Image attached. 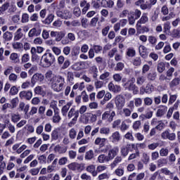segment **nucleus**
<instances>
[{
    "mask_svg": "<svg viewBox=\"0 0 180 180\" xmlns=\"http://www.w3.org/2000/svg\"><path fill=\"white\" fill-rule=\"evenodd\" d=\"M46 82L51 85L54 92H62L65 88V78L61 75H56L53 72L49 71L45 74Z\"/></svg>",
    "mask_w": 180,
    "mask_h": 180,
    "instance_id": "nucleus-1",
    "label": "nucleus"
},
{
    "mask_svg": "<svg viewBox=\"0 0 180 180\" xmlns=\"http://www.w3.org/2000/svg\"><path fill=\"white\" fill-rule=\"evenodd\" d=\"M56 63V57L53 53L49 52V50L41 56V65L44 68H49V67H51L53 64Z\"/></svg>",
    "mask_w": 180,
    "mask_h": 180,
    "instance_id": "nucleus-2",
    "label": "nucleus"
},
{
    "mask_svg": "<svg viewBox=\"0 0 180 180\" xmlns=\"http://www.w3.org/2000/svg\"><path fill=\"white\" fill-rule=\"evenodd\" d=\"M136 82V78L131 77L129 79L127 82L123 84V86L127 91H132L134 95L139 94V87L134 84Z\"/></svg>",
    "mask_w": 180,
    "mask_h": 180,
    "instance_id": "nucleus-3",
    "label": "nucleus"
},
{
    "mask_svg": "<svg viewBox=\"0 0 180 180\" xmlns=\"http://www.w3.org/2000/svg\"><path fill=\"white\" fill-rule=\"evenodd\" d=\"M115 103L118 110L123 109L126 105V98L122 95H118L115 97Z\"/></svg>",
    "mask_w": 180,
    "mask_h": 180,
    "instance_id": "nucleus-4",
    "label": "nucleus"
},
{
    "mask_svg": "<svg viewBox=\"0 0 180 180\" xmlns=\"http://www.w3.org/2000/svg\"><path fill=\"white\" fill-rule=\"evenodd\" d=\"M72 116H74L72 120V122H77V120H78V117H79V110H75V108H72L68 112V119H71Z\"/></svg>",
    "mask_w": 180,
    "mask_h": 180,
    "instance_id": "nucleus-5",
    "label": "nucleus"
},
{
    "mask_svg": "<svg viewBox=\"0 0 180 180\" xmlns=\"http://www.w3.org/2000/svg\"><path fill=\"white\" fill-rule=\"evenodd\" d=\"M91 4L93 5V8L95 9H99V8L103 7V8H106V6L108 5V1L106 0H97L96 1H92Z\"/></svg>",
    "mask_w": 180,
    "mask_h": 180,
    "instance_id": "nucleus-6",
    "label": "nucleus"
},
{
    "mask_svg": "<svg viewBox=\"0 0 180 180\" xmlns=\"http://www.w3.org/2000/svg\"><path fill=\"white\" fill-rule=\"evenodd\" d=\"M161 138L163 139V140L168 139L170 140V141H174V140H175L176 135L174 133L169 134V131L166 130L161 134Z\"/></svg>",
    "mask_w": 180,
    "mask_h": 180,
    "instance_id": "nucleus-7",
    "label": "nucleus"
},
{
    "mask_svg": "<svg viewBox=\"0 0 180 180\" xmlns=\"http://www.w3.org/2000/svg\"><path fill=\"white\" fill-rule=\"evenodd\" d=\"M109 139L114 144H117L119 141L122 140V136H120V133L117 131L113 132L112 135L110 136Z\"/></svg>",
    "mask_w": 180,
    "mask_h": 180,
    "instance_id": "nucleus-8",
    "label": "nucleus"
},
{
    "mask_svg": "<svg viewBox=\"0 0 180 180\" xmlns=\"http://www.w3.org/2000/svg\"><path fill=\"white\" fill-rule=\"evenodd\" d=\"M19 96L21 99H26V101H30L33 96L32 91H22L20 92Z\"/></svg>",
    "mask_w": 180,
    "mask_h": 180,
    "instance_id": "nucleus-9",
    "label": "nucleus"
},
{
    "mask_svg": "<svg viewBox=\"0 0 180 180\" xmlns=\"http://www.w3.org/2000/svg\"><path fill=\"white\" fill-rule=\"evenodd\" d=\"M119 153V147L115 146L112 149L108 151V155H107L108 158V160L111 161V160H113L116 155H117V153Z\"/></svg>",
    "mask_w": 180,
    "mask_h": 180,
    "instance_id": "nucleus-10",
    "label": "nucleus"
},
{
    "mask_svg": "<svg viewBox=\"0 0 180 180\" xmlns=\"http://www.w3.org/2000/svg\"><path fill=\"white\" fill-rule=\"evenodd\" d=\"M168 110V107L165 105H160L159 109L156 112L157 117H162L165 113H167V110Z\"/></svg>",
    "mask_w": 180,
    "mask_h": 180,
    "instance_id": "nucleus-11",
    "label": "nucleus"
},
{
    "mask_svg": "<svg viewBox=\"0 0 180 180\" xmlns=\"http://www.w3.org/2000/svg\"><path fill=\"white\" fill-rule=\"evenodd\" d=\"M129 151H133V150H130V146H129L128 144L122 146L120 148L121 155H122L124 158L129 155Z\"/></svg>",
    "mask_w": 180,
    "mask_h": 180,
    "instance_id": "nucleus-12",
    "label": "nucleus"
},
{
    "mask_svg": "<svg viewBox=\"0 0 180 180\" xmlns=\"http://www.w3.org/2000/svg\"><path fill=\"white\" fill-rule=\"evenodd\" d=\"M80 6L81 8H83L82 11V13H83V15H85V13L88 12V10L89 9V8H91V4L88 3L86 0H82L80 2Z\"/></svg>",
    "mask_w": 180,
    "mask_h": 180,
    "instance_id": "nucleus-13",
    "label": "nucleus"
},
{
    "mask_svg": "<svg viewBox=\"0 0 180 180\" xmlns=\"http://www.w3.org/2000/svg\"><path fill=\"white\" fill-rule=\"evenodd\" d=\"M94 144L98 146L99 148H102L103 147H105V145L106 144V139L97 137L94 141Z\"/></svg>",
    "mask_w": 180,
    "mask_h": 180,
    "instance_id": "nucleus-14",
    "label": "nucleus"
},
{
    "mask_svg": "<svg viewBox=\"0 0 180 180\" xmlns=\"http://www.w3.org/2000/svg\"><path fill=\"white\" fill-rule=\"evenodd\" d=\"M84 66H85V63L77 62L71 66V68L72 70H73V71H81V70H83Z\"/></svg>",
    "mask_w": 180,
    "mask_h": 180,
    "instance_id": "nucleus-15",
    "label": "nucleus"
},
{
    "mask_svg": "<svg viewBox=\"0 0 180 180\" xmlns=\"http://www.w3.org/2000/svg\"><path fill=\"white\" fill-rule=\"evenodd\" d=\"M86 171L89 172L92 176H97L96 167L95 165H90L86 167Z\"/></svg>",
    "mask_w": 180,
    "mask_h": 180,
    "instance_id": "nucleus-16",
    "label": "nucleus"
},
{
    "mask_svg": "<svg viewBox=\"0 0 180 180\" xmlns=\"http://www.w3.org/2000/svg\"><path fill=\"white\" fill-rule=\"evenodd\" d=\"M136 32L138 34L146 33V32H150L148 27L141 25V24H136Z\"/></svg>",
    "mask_w": 180,
    "mask_h": 180,
    "instance_id": "nucleus-17",
    "label": "nucleus"
},
{
    "mask_svg": "<svg viewBox=\"0 0 180 180\" xmlns=\"http://www.w3.org/2000/svg\"><path fill=\"white\" fill-rule=\"evenodd\" d=\"M40 33H41V30L32 28L30 30L28 36L29 37H34V36H40Z\"/></svg>",
    "mask_w": 180,
    "mask_h": 180,
    "instance_id": "nucleus-18",
    "label": "nucleus"
},
{
    "mask_svg": "<svg viewBox=\"0 0 180 180\" xmlns=\"http://www.w3.org/2000/svg\"><path fill=\"white\" fill-rule=\"evenodd\" d=\"M56 153H58V154H65L67 150H68V147L67 146H60V145H57L54 148Z\"/></svg>",
    "mask_w": 180,
    "mask_h": 180,
    "instance_id": "nucleus-19",
    "label": "nucleus"
},
{
    "mask_svg": "<svg viewBox=\"0 0 180 180\" xmlns=\"http://www.w3.org/2000/svg\"><path fill=\"white\" fill-rule=\"evenodd\" d=\"M13 38V34L9 31H6L3 34L4 43H7V41H11Z\"/></svg>",
    "mask_w": 180,
    "mask_h": 180,
    "instance_id": "nucleus-20",
    "label": "nucleus"
},
{
    "mask_svg": "<svg viewBox=\"0 0 180 180\" xmlns=\"http://www.w3.org/2000/svg\"><path fill=\"white\" fill-rule=\"evenodd\" d=\"M79 51H81V48L79 46H73V48L71 50V57H72V58L78 57V56H79Z\"/></svg>",
    "mask_w": 180,
    "mask_h": 180,
    "instance_id": "nucleus-21",
    "label": "nucleus"
},
{
    "mask_svg": "<svg viewBox=\"0 0 180 180\" xmlns=\"http://www.w3.org/2000/svg\"><path fill=\"white\" fill-rule=\"evenodd\" d=\"M56 15L59 18H62V19H68V18H71V15H70L69 11H66L65 13H63L62 11H60V10L57 9Z\"/></svg>",
    "mask_w": 180,
    "mask_h": 180,
    "instance_id": "nucleus-22",
    "label": "nucleus"
},
{
    "mask_svg": "<svg viewBox=\"0 0 180 180\" xmlns=\"http://www.w3.org/2000/svg\"><path fill=\"white\" fill-rule=\"evenodd\" d=\"M72 105V103L68 102L65 105H64L61 109V113L63 116H67V113H68V110H70V108Z\"/></svg>",
    "mask_w": 180,
    "mask_h": 180,
    "instance_id": "nucleus-23",
    "label": "nucleus"
},
{
    "mask_svg": "<svg viewBox=\"0 0 180 180\" xmlns=\"http://www.w3.org/2000/svg\"><path fill=\"white\" fill-rule=\"evenodd\" d=\"M139 51L142 58H147V48H146V46L141 45L139 46Z\"/></svg>",
    "mask_w": 180,
    "mask_h": 180,
    "instance_id": "nucleus-24",
    "label": "nucleus"
},
{
    "mask_svg": "<svg viewBox=\"0 0 180 180\" xmlns=\"http://www.w3.org/2000/svg\"><path fill=\"white\" fill-rule=\"evenodd\" d=\"M44 80V76L42 74L40 73H36L35 75H33L32 78V81H34V82H41L42 81Z\"/></svg>",
    "mask_w": 180,
    "mask_h": 180,
    "instance_id": "nucleus-25",
    "label": "nucleus"
},
{
    "mask_svg": "<svg viewBox=\"0 0 180 180\" xmlns=\"http://www.w3.org/2000/svg\"><path fill=\"white\" fill-rule=\"evenodd\" d=\"M96 115H94L91 113H87L85 117V123H88L89 122V118L91 123L96 122Z\"/></svg>",
    "mask_w": 180,
    "mask_h": 180,
    "instance_id": "nucleus-26",
    "label": "nucleus"
},
{
    "mask_svg": "<svg viewBox=\"0 0 180 180\" xmlns=\"http://www.w3.org/2000/svg\"><path fill=\"white\" fill-rule=\"evenodd\" d=\"M98 161L100 164H103L104 162H109V158L105 154H101L98 157Z\"/></svg>",
    "mask_w": 180,
    "mask_h": 180,
    "instance_id": "nucleus-27",
    "label": "nucleus"
},
{
    "mask_svg": "<svg viewBox=\"0 0 180 180\" xmlns=\"http://www.w3.org/2000/svg\"><path fill=\"white\" fill-rule=\"evenodd\" d=\"M122 156H117L114 161L110 164V168L113 169L115 167H117V165L122 162Z\"/></svg>",
    "mask_w": 180,
    "mask_h": 180,
    "instance_id": "nucleus-28",
    "label": "nucleus"
},
{
    "mask_svg": "<svg viewBox=\"0 0 180 180\" xmlns=\"http://www.w3.org/2000/svg\"><path fill=\"white\" fill-rule=\"evenodd\" d=\"M61 121V117L60 116V112L58 111H55L54 115L52 117L53 123H60Z\"/></svg>",
    "mask_w": 180,
    "mask_h": 180,
    "instance_id": "nucleus-29",
    "label": "nucleus"
},
{
    "mask_svg": "<svg viewBox=\"0 0 180 180\" xmlns=\"http://www.w3.org/2000/svg\"><path fill=\"white\" fill-rule=\"evenodd\" d=\"M95 158V155L94 153V150H90L86 152L85 156H84L85 160H86L87 161H91V160H93V158Z\"/></svg>",
    "mask_w": 180,
    "mask_h": 180,
    "instance_id": "nucleus-30",
    "label": "nucleus"
},
{
    "mask_svg": "<svg viewBox=\"0 0 180 180\" xmlns=\"http://www.w3.org/2000/svg\"><path fill=\"white\" fill-rule=\"evenodd\" d=\"M29 105H25V103L20 102L19 104V109H20L21 111H23L25 112V115H27V112H29Z\"/></svg>",
    "mask_w": 180,
    "mask_h": 180,
    "instance_id": "nucleus-31",
    "label": "nucleus"
},
{
    "mask_svg": "<svg viewBox=\"0 0 180 180\" xmlns=\"http://www.w3.org/2000/svg\"><path fill=\"white\" fill-rule=\"evenodd\" d=\"M110 178V173L109 172H105V173H101L98 175V180H108Z\"/></svg>",
    "mask_w": 180,
    "mask_h": 180,
    "instance_id": "nucleus-32",
    "label": "nucleus"
},
{
    "mask_svg": "<svg viewBox=\"0 0 180 180\" xmlns=\"http://www.w3.org/2000/svg\"><path fill=\"white\" fill-rule=\"evenodd\" d=\"M157 71L159 72L160 74L165 71V63L164 62H160L158 64Z\"/></svg>",
    "mask_w": 180,
    "mask_h": 180,
    "instance_id": "nucleus-33",
    "label": "nucleus"
},
{
    "mask_svg": "<svg viewBox=\"0 0 180 180\" xmlns=\"http://www.w3.org/2000/svg\"><path fill=\"white\" fill-rule=\"evenodd\" d=\"M144 89H145V94H150L154 91V86L150 84H146Z\"/></svg>",
    "mask_w": 180,
    "mask_h": 180,
    "instance_id": "nucleus-34",
    "label": "nucleus"
},
{
    "mask_svg": "<svg viewBox=\"0 0 180 180\" xmlns=\"http://www.w3.org/2000/svg\"><path fill=\"white\" fill-rule=\"evenodd\" d=\"M132 64L135 67H140L141 65V58L136 57L132 60Z\"/></svg>",
    "mask_w": 180,
    "mask_h": 180,
    "instance_id": "nucleus-35",
    "label": "nucleus"
},
{
    "mask_svg": "<svg viewBox=\"0 0 180 180\" xmlns=\"http://www.w3.org/2000/svg\"><path fill=\"white\" fill-rule=\"evenodd\" d=\"M168 164V160L165 158H161L158 160V167L161 168V167H164V165H167Z\"/></svg>",
    "mask_w": 180,
    "mask_h": 180,
    "instance_id": "nucleus-36",
    "label": "nucleus"
},
{
    "mask_svg": "<svg viewBox=\"0 0 180 180\" xmlns=\"http://www.w3.org/2000/svg\"><path fill=\"white\" fill-rule=\"evenodd\" d=\"M10 60H11L13 63H19V56H18V53H11L10 56Z\"/></svg>",
    "mask_w": 180,
    "mask_h": 180,
    "instance_id": "nucleus-37",
    "label": "nucleus"
},
{
    "mask_svg": "<svg viewBox=\"0 0 180 180\" xmlns=\"http://www.w3.org/2000/svg\"><path fill=\"white\" fill-rule=\"evenodd\" d=\"M169 153V150L167 148H162L160 150V157H167Z\"/></svg>",
    "mask_w": 180,
    "mask_h": 180,
    "instance_id": "nucleus-38",
    "label": "nucleus"
},
{
    "mask_svg": "<svg viewBox=\"0 0 180 180\" xmlns=\"http://www.w3.org/2000/svg\"><path fill=\"white\" fill-rule=\"evenodd\" d=\"M155 78H157V72L153 71L148 74L149 81H155Z\"/></svg>",
    "mask_w": 180,
    "mask_h": 180,
    "instance_id": "nucleus-39",
    "label": "nucleus"
},
{
    "mask_svg": "<svg viewBox=\"0 0 180 180\" xmlns=\"http://www.w3.org/2000/svg\"><path fill=\"white\" fill-rule=\"evenodd\" d=\"M106 169H108V167H106L105 165H98L96 167V172H97V175L98 174H102V172H103V171H106Z\"/></svg>",
    "mask_w": 180,
    "mask_h": 180,
    "instance_id": "nucleus-40",
    "label": "nucleus"
},
{
    "mask_svg": "<svg viewBox=\"0 0 180 180\" xmlns=\"http://www.w3.org/2000/svg\"><path fill=\"white\" fill-rule=\"evenodd\" d=\"M142 161L143 164H146V165H147V164L150 162V156L148 155V154L146 153H143Z\"/></svg>",
    "mask_w": 180,
    "mask_h": 180,
    "instance_id": "nucleus-41",
    "label": "nucleus"
},
{
    "mask_svg": "<svg viewBox=\"0 0 180 180\" xmlns=\"http://www.w3.org/2000/svg\"><path fill=\"white\" fill-rule=\"evenodd\" d=\"M34 94H36V95H44V91L41 86H38L34 88Z\"/></svg>",
    "mask_w": 180,
    "mask_h": 180,
    "instance_id": "nucleus-42",
    "label": "nucleus"
},
{
    "mask_svg": "<svg viewBox=\"0 0 180 180\" xmlns=\"http://www.w3.org/2000/svg\"><path fill=\"white\" fill-rule=\"evenodd\" d=\"M68 162V158L62 157L58 160V165H65Z\"/></svg>",
    "mask_w": 180,
    "mask_h": 180,
    "instance_id": "nucleus-43",
    "label": "nucleus"
},
{
    "mask_svg": "<svg viewBox=\"0 0 180 180\" xmlns=\"http://www.w3.org/2000/svg\"><path fill=\"white\" fill-rule=\"evenodd\" d=\"M132 112L133 110L126 108H123L122 110V113L124 114V116H125V117H130Z\"/></svg>",
    "mask_w": 180,
    "mask_h": 180,
    "instance_id": "nucleus-44",
    "label": "nucleus"
},
{
    "mask_svg": "<svg viewBox=\"0 0 180 180\" xmlns=\"http://www.w3.org/2000/svg\"><path fill=\"white\" fill-rule=\"evenodd\" d=\"M146 82V77L139 76L136 78V84L137 85H143Z\"/></svg>",
    "mask_w": 180,
    "mask_h": 180,
    "instance_id": "nucleus-45",
    "label": "nucleus"
},
{
    "mask_svg": "<svg viewBox=\"0 0 180 180\" xmlns=\"http://www.w3.org/2000/svg\"><path fill=\"white\" fill-rule=\"evenodd\" d=\"M110 133V129L109 127H102L100 129V134H105V136H108Z\"/></svg>",
    "mask_w": 180,
    "mask_h": 180,
    "instance_id": "nucleus-46",
    "label": "nucleus"
},
{
    "mask_svg": "<svg viewBox=\"0 0 180 180\" xmlns=\"http://www.w3.org/2000/svg\"><path fill=\"white\" fill-rule=\"evenodd\" d=\"M143 103L146 106H151V105H153V98L150 97H146L143 98Z\"/></svg>",
    "mask_w": 180,
    "mask_h": 180,
    "instance_id": "nucleus-47",
    "label": "nucleus"
},
{
    "mask_svg": "<svg viewBox=\"0 0 180 180\" xmlns=\"http://www.w3.org/2000/svg\"><path fill=\"white\" fill-rule=\"evenodd\" d=\"M70 65H71V61L67 59L63 62L62 67L60 68V70H67V68H68Z\"/></svg>",
    "mask_w": 180,
    "mask_h": 180,
    "instance_id": "nucleus-48",
    "label": "nucleus"
},
{
    "mask_svg": "<svg viewBox=\"0 0 180 180\" xmlns=\"http://www.w3.org/2000/svg\"><path fill=\"white\" fill-rule=\"evenodd\" d=\"M134 104L135 105L136 108H140L141 105H143V99L141 98H134Z\"/></svg>",
    "mask_w": 180,
    "mask_h": 180,
    "instance_id": "nucleus-49",
    "label": "nucleus"
},
{
    "mask_svg": "<svg viewBox=\"0 0 180 180\" xmlns=\"http://www.w3.org/2000/svg\"><path fill=\"white\" fill-rule=\"evenodd\" d=\"M69 137L74 140L75 137H77V131H75V129L72 128L69 131Z\"/></svg>",
    "mask_w": 180,
    "mask_h": 180,
    "instance_id": "nucleus-50",
    "label": "nucleus"
},
{
    "mask_svg": "<svg viewBox=\"0 0 180 180\" xmlns=\"http://www.w3.org/2000/svg\"><path fill=\"white\" fill-rule=\"evenodd\" d=\"M180 79L179 77L174 78L170 83L169 85L172 88L174 86H176V85H179Z\"/></svg>",
    "mask_w": 180,
    "mask_h": 180,
    "instance_id": "nucleus-51",
    "label": "nucleus"
},
{
    "mask_svg": "<svg viewBox=\"0 0 180 180\" xmlns=\"http://www.w3.org/2000/svg\"><path fill=\"white\" fill-rule=\"evenodd\" d=\"M124 68V63L119 62L117 63L116 67L115 68V71H122Z\"/></svg>",
    "mask_w": 180,
    "mask_h": 180,
    "instance_id": "nucleus-52",
    "label": "nucleus"
},
{
    "mask_svg": "<svg viewBox=\"0 0 180 180\" xmlns=\"http://www.w3.org/2000/svg\"><path fill=\"white\" fill-rule=\"evenodd\" d=\"M13 49L15 50H19L20 49H22L23 47V44L20 42H14L12 44Z\"/></svg>",
    "mask_w": 180,
    "mask_h": 180,
    "instance_id": "nucleus-53",
    "label": "nucleus"
},
{
    "mask_svg": "<svg viewBox=\"0 0 180 180\" xmlns=\"http://www.w3.org/2000/svg\"><path fill=\"white\" fill-rule=\"evenodd\" d=\"M58 129H54L51 133L52 140H58Z\"/></svg>",
    "mask_w": 180,
    "mask_h": 180,
    "instance_id": "nucleus-54",
    "label": "nucleus"
},
{
    "mask_svg": "<svg viewBox=\"0 0 180 180\" xmlns=\"http://www.w3.org/2000/svg\"><path fill=\"white\" fill-rule=\"evenodd\" d=\"M11 120L13 123H18V122H19V120H20V115H16V114H13L11 115Z\"/></svg>",
    "mask_w": 180,
    "mask_h": 180,
    "instance_id": "nucleus-55",
    "label": "nucleus"
},
{
    "mask_svg": "<svg viewBox=\"0 0 180 180\" xmlns=\"http://www.w3.org/2000/svg\"><path fill=\"white\" fill-rule=\"evenodd\" d=\"M11 109H14V108H16L18 106V104L19 103V98H15L11 100Z\"/></svg>",
    "mask_w": 180,
    "mask_h": 180,
    "instance_id": "nucleus-56",
    "label": "nucleus"
},
{
    "mask_svg": "<svg viewBox=\"0 0 180 180\" xmlns=\"http://www.w3.org/2000/svg\"><path fill=\"white\" fill-rule=\"evenodd\" d=\"M7 129L10 131V133L13 134L15 131V126H13L11 123H9V121H7Z\"/></svg>",
    "mask_w": 180,
    "mask_h": 180,
    "instance_id": "nucleus-57",
    "label": "nucleus"
},
{
    "mask_svg": "<svg viewBox=\"0 0 180 180\" xmlns=\"http://www.w3.org/2000/svg\"><path fill=\"white\" fill-rule=\"evenodd\" d=\"M134 130H139L141 127V122L140 120L135 121L132 126Z\"/></svg>",
    "mask_w": 180,
    "mask_h": 180,
    "instance_id": "nucleus-58",
    "label": "nucleus"
},
{
    "mask_svg": "<svg viewBox=\"0 0 180 180\" xmlns=\"http://www.w3.org/2000/svg\"><path fill=\"white\" fill-rule=\"evenodd\" d=\"M127 56H128V57H134V56H136V51L133 49H128Z\"/></svg>",
    "mask_w": 180,
    "mask_h": 180,
    "instance_id": "nucleus-59",
    "label": "nucleus"
},
{
    "mask_svg": "<svg viewBox=\"0 0 180 180\" xmlns=\"http://www.w3.org/2000/svg\"><path fill=\"white\" fill-rule=\"evenodd\" d=\"M50 108L53 109V112H58V107H57V101H53L50 104Z\"/></svg>",
    "mask_w": 180,
    "mask_h": 180,
    "instance_id": "nucleus-60",
    "label": "nucleus"
},
{
    "mask_svg": "<svg viewBox=\"0 0 180 180\" xmlns=\"http://www.w3.org/2000/svg\"><path fill=\"white\" fill-rule=\"evenodd\" d=\"M127 109H129L130 110H134V101H130L127 103Z\"/></svg>",
    "mask_w": 180,
    "mask_h": 180,
    "instance_id": "nucleus-61",
    "label": "nucleus"
},
{
    "mask_svg": "<svg viewBox=\"0 0 180 180\" xmlns=\"http://www.w3.org/2000/svg\"><path fill=\"white\" fill-rule=\"evenodd\" d=\"M114 172L117 176H122V175L124 174V170L123 169L117 168Z\"/></svg>",
    "mask_w": 180,
    "mask_h": 180,
    "instance_id": "nucleus-62",
    "label": "nucleus"
},
{
    "mask_svg": "<svg viewBox=\"0 0 180 180\" xmlns=\"http://www.w3.org/2000/svg\"><path fill=\"white\" fill-rule=\"evenodd\" d=\"M92 49L95 51L96 54H99V53H101V51H102L103 48L99 45H94Z\"/></svg>",
    "mask_w": 180,
    "mask_h": 180,
    "instance_id": "nucleus-63",
    "label": "nucleus"
},
{
    "mask_svg": "<svg viewBox=\"0 0 180 180\" xmlns=\"http://www.w3.org/2000/svg\"><path fill=\"white\" fill-rule=\"evenodd\" d=\"M67 79L69 82L74 81V73L72 72H68Z\"/></svg>",
    "mask_w": 180,
    "mask_h": 180,
    "instance_id": "nucleus-64",
    "label": "nucleus"
}]
</instances>
